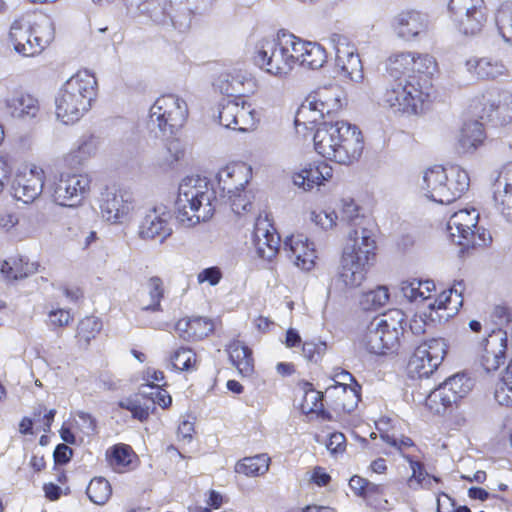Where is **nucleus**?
I'll list each match as a JSON object with an SVG mask.
<instances>
[{
  "mask_svg": "<svg viewBox=\"0 0 512 512\" xmlns=\"http://www.w3.org/2000/svg\"><path fill=\"white\" fill-rule=\"evenodd\" d=\"M340 221L355 228L348 233L338 279L347 288L359 287L375 261L376 242L373 232L364 226L365 219L353 199L342 200Z\"/></svg>",
  "mask_w": 512,
  "mask_h": 512,
  "instance_id": "f257e3e1",
  "label": "nucleus"
},
{
  "mask_svg": "<svg viewBox=\"0 0 512 512\" xmlns=\"http://www.w3.org/2000/svg\"><path fill=\"white\" fill-rule=\"evenodd\" d=\"M322 157L343 165L356 162L362 155L364 139L360 129L346 121L323 122L313 137Z\"/></svg>",
  "mask_w": 512,
  "mask_h": 512,
  "instance_id": "f03ea898",
  "label": "nucleus"
},
{
  "mask_svg": "<svg viewBox=\"0 0 512 512\" xmlns=\"http://www.w3.org/2000/svg\"><path fill=\"white\" fill-rule=\"evenodd\" d=\"M96 85V78L87 70L71 76L55 98L57 118L64 124L78 121L89 110Z\"/></svg>",
  "mask_w": 512,
  "mask_h": 512,
  "instance_id": "7ed1b4c3",
  "label": "nucleus"
},
{
  "mask_svg": "<svg viewBox=\"0 0 512 512\" xmlns=\"http://www.w3.org/2000/svg\"><path fill=\"white\" fill-rule=\"evenodd\" d=\"M431 83L415 80V76L389 82L381 96L382 105L394 114L417 115L429 100Z\"/></svg>",
  "mask_w": 512,
  "mask_h": 512,
  "instance_id": "20e7f679",
  "label": "nucleus"
},
{
  "mask_svg": "<svg viewBox=\"0 0 512 512\" xmlns=\"http://www.w3.org/2000/svg\"><path fill=\"white\" fill-rule=\"evenodd\" d=\"M294 34L279 31L274 38H263L255 45V65L267 73L282 77L295 66Z\"/></svg>",
  "mask_w": 512,
  "mask_h": 512,
  "instance_id": "39448f33",
  "label": "nucleus"
},
{
  "mask_svg": "<svg viewBox=\"0 0 512 512\" xmlns=\"http://www.w3.org/2000/svg\"><path fill=\"white\" fill-rule=\"evenodd\" d=\"M403 321L404 314L399 310H392L382 317L375 318L361 337V347L375 355L394 352L403 333Z\"/></svg>",
  "mask_w": 512,
  "mask_h": 512,
  "instance_id": "423d86ee",
  "label": "nucleus"
},
{
  "mask_svg": "<svg viewBox=\"0 0 512 512\" xmlns=\"http://www.w3.org/2000/svg\"><path fill=\"white\" fill-rule=\"evenodd\" d=\"M51 26L46 31L35 27L32 16L28 13L16 17L9 29L8 39L16 53L24 57L40 54L53 40Z\"/></svg>",
  "mask_w": 512,
  "mask_h": 512,
  "instance_id": "0eeeda50",
  "label": "nucleus"
},
{
  "mask_svg": "<svg viewBox=\"0 0 512 512\" xmlns=\"http://www.w3.org/2000/svg\"><path fill=\"white\" fill-rule=\"evenodd\" d=\"M188 117L186 101L175 94L158 97L149 111V126L158 129L163 136L173 135Z\"/></svg>",
  "mask_w": 512,
  "mask_h": 512,
  "instance_id": "6e6552de",
  "label": "nucleus"
},
{
  "mask_svg": "<svg viewBox=\"0 0 512 512\" xmlns=\"http://www.w3.org/2000/svg\"><path fill=\"white\" fill-rule=\"evenodd\" d=\"M474 384V380L468 374L457 373L429 393L426 406L434 413H443L448 407L466 397Z\"/></svg>",
  "mask_w": 512,
  "mask_h": 512,
  "instance_id": "1a4fd4ad",
  "label": "nucleus"
},
{
  "mask_svg": "<svg viewBox=\"0 0 512 512\" xmlns=\"http://www.w3.org/2000/svg\"><path fill=\"white\" fill-rule=\"evenodd\" d=\"M448 10L458 31L466 36L479 34L487 22L484 0H450Z\"/></svg>",
  "mask_w": 512,
  "mask_h": 512,
  "instance_id": "9d476101",
  "label": "nucleus"
},
{
  "mask_svg": "<svg viewBox=\"0 0 512 512\" xmlns=\"http://www.w3.org/2000/svg\"><path fill=\"white\" fill-rule=\"evenodd\" d=\"M91 177L86 173H61L49 185L53 201L65 207L79 205L90 191Z\"/></svg>",
  "mask_w": 512,
  "mask_h": 512,
  "instance_id": "9b49d317",
  "label": "nucleus"
},
{
  "mask_svg": "<svg viewBox=\"0 0 512 512\" xmlns=\"http://www.w3.org/2000/svg\"><path fill=\"white\" fill-rule=\"evenodd\" d=\"M446 355V344L441 338H432L420 343L408 363L411 377H429L437 370Z\"/></svg>",
  "mask_w": 512,
  "mask_h": 512,
  "instance_id": "f8f14e48",
  "label": "nucleus"
},
{
  "mask_svg": "<svg viewBox=\"0 0 512 512\" xmlns=\"http://www.w3.org/2000/svg\"><path fill=\"white\" fill-rule=\"evenodd\" d=\"M172 215L164 204H156L145 210L138 225V236L144 241L156 240L163 243L173 233Z\"/></svg>",
  "mask_w": 512,
  "mask_h": 512,
  "instance_id": "ddd939ff",
  "label": "nucleus"
},
{
  "mask_svg": "<svg viewBox=\"0 0 512 512\" xmlns=\"http://www.w3.org/2000/svg\"><path fill=\"white\" fill-rule=\"evenodd\" d=\"M178 194L196 202L203 214L202 220L212 218L216 208V193L206 177L192 175L183 178L178 187Z\"/></svg>",
  "mask_w": 512,
  "mask_h": 512,
  "instance_id": "4468645a",
  "label": "nucleus"
},
{
  "mask_svg": "<svg viewBox=\"0 0 512 512\" xmlns=\"http://www.w3.org/2000/svg\"><path fill=\"white\" fill-rule=\"evenodd\" d=\"M135 209L133 195L125 190H107L102 194L100 210L102 217L112 224L128 221Z\"/></svg>",
  "mask_w": 512,
  "mask_h": 512,
  "instance_id": "2eb2a0df",
  "label": "nucleus"
},
{
  "mask_svg": "<svg viewBox=\"0 0 512 512\" xmlns=\"http://www.w3.org/2000/svg\"><path fill=\"white\" fill-rule=\"evenodd\" d=\"M252 178V168L244 162H232L221 168L217 173L218 187L221 197H233L243 191Z\"/></svg>",
  "mask_w": 512,
  "mask_h": 512,
  "instance_id": "dca6fc26",
  "label": "nucleus"
},
{
  "mask_svg": "<svg viewBox=\"0 0 512 512\" xmlns=\"http://www.w3.org/2000/svg\"><path fill=\"white\" fill-rule=\"evenodd\" d=\"M44 188V171L37 165L17 174L14 179L12 190L13 196L23 203H32L42 193Z\"/></svg>",
  "mask_w": 512,
  "mask_h": 512,
  "instance_id": "f3484780",
  "label": "nucleus"
},
{
  "mask_svg": "<svg viewBox=\"0 0 512 512\" xmlns=\"http://www.w3.org/2000/svg\"><path fill=\"white\" fill-rule=\"evenodd\" d=\"M507 333L501 329L494 330L481 345L479 361L483 369L489 373L496 371L506 359Z\"/></svg>",
  "mask_w": 512,
  "mask_h": 512,
  "instance_id": "a211bd4d",
  "label": "nucleus"
},
{
  "mask_svg": "<svg viewBox=\"0 0 512 512\" xmlns=\"http://www.w3.org/2000/svg\"><path fill=\"white\" fill-rule=\"evenodd\" d=\"M283 248L289 259L301 270L310 271L314 267L316 250L306 235L297 233L286 237Z\"/></svg>",
  "mask_w": 512,
  "mask_h": 512,
  "instance_id": "6ab92c4d",
  "label": "nucleus"
},
{
  "mask_svg": "<svg viewBox=\"0 0 512 512\" xmlns=\"http://www.w3.org/2000/svg\"><path fill=\"white\" fill-rule=\"evenodd\" d=\"M253 243L260 258L271 261L279 251L280 236L267 218L259 217L253 231Z\"/></svg>",
  "mask_w": 512,
  "mask_h": 512,
  "instance_id": "aec40b11",
  "label": "nucleus"
},
{
  "mask_svg": "<svg viewBox=\"0 0 512 512\" xmlns=\"http://www.w3.org/2000/svg\"><path fill=\"white\" fill-rule=\"evenodd\" d=\"M393 27L399 38L410 41L427 33L429 19L419 11H402L394 18Z\"/></svg>",
  "mask_w": 512,
  "mask_h": 512,
  "instance_id": "412c9836",
  "label": "nucleus"
},
{
  "mask_svg": "<svg viewBox=\"0 0 512 512\" xmlns=\"http://www.w3.org/2000/svg\"><path fill=\"white\" fill-rule=\"evenodd\" d=\"M464 67L471 78L477 80H495L508 75L504 62L493 56H472L465 61Z\"/></svg>",
  "mask_w": 512,
  "mask_h": 512,
  "instance_id": "4be33fe9",
  "label": "nucleus"
},
{
  "mask_svg": "<svg viewBox=\"0 0 512 512\" xmlns=\"http://www.w3.org/2000/svg\"><path fill=\"white\" fill-rule=\"evenodd\" d=\"M216 86L222 94L237 99L254 91L255 80L246 71L233 69L222 73L217 79Z\"/></svg>",
  "mask_w": 512,
  "mask_h": 512,
  "instance_id": "5701e85b",
  "label": "nucleus"
},
{
  "mask_svg": "<svg viewBox=\"0 0 512 512\" xmlns=\"http://www.w3.org/2000/svg\"><path fill=\"white\" fill-rule=\"evenodd\" d=\"M479 213L476 209H462L455 212L447 223V230L453 242L466 245L469 235L477 228Z\"/></svg>",
  "mask_w": 512,
  "mask_h": 512,
  "instance_id": "b1692460",
  "label": "nucleus"
},
{
  "mask_svg": "<svg viewBox=\"0 0 512 512\" xmlns=\"http://www.w3.org/2000/svg\"><path fill=\"white\" fill-rule=\"evenodd\" d=\"M493 197L503 217L510 222L512 213V162L505 164L493 184Z\"/></svg>",
  "mask_w": 512,
  "mask_h": 512,
  "instance_id": "393cba45",
  "label": "nucleus"
},
{
  "mask_svg": "<svg viewBox=\"0 0 512 512\" xmlns=\"http://www.w3.org/2000/svg\"><path fill=\"white\" fill-rule=\"evenodd\" d=\"M295 65L299 64L309 69H319L326 62L325 49L316 42L304 41L294 35Z\"/></svg>",
  "mask_w": 512,
  "mask_h": 512,
  "instance_id": "a878e982",
  "label": "nucleus"
},
{
  "mask_svg": "<svg viewBox=\"0 0 512 512\" xmlns=\"http://www.w3.org/2000/svg\"><path fill=\"white\" fill-rule=\"evenodd\" d=\"M446 180V169L434 166L424 172L420 188L428 199L440 204H447L446 196L450 194L447 193L445 187Z\"/></svg>",
  "mask_w": 512,
  "mask_h": 512,
  "instance_id": "bb28decb",
  "label": "nucleus"
},
{
  "mask_svg": "<svg viewBox=\"0 0 512 512\" xmlns=\"http://www.w3.org/2000/svg\"><path fill=\"white\" fill-rule=\"evenodd\" d=\"M333 169L325 162L310 163L293 175V183L305 191L323 185L332 178Z\"/></svg>",
  "mask_w": 512,
  "mask_h": 512,
  "instance_id": "cd10ccee",
  "label": "nucleus"
},
{
  "mask_svg": "<svg viewBox=\"0 0 512 512\" xmlns=\"http://www.w3.org/2000/svg\"><path fill=\"white\" fill-rule=\"evenodd\" d=\"M309 96L324 116L340 111L343 106V91L338 85L319 87Z\"/></svg>",
  "mask_w": 512,
  "mask_h": 512,
  "instance_id": "c85d7f7f",
  "label": "nucleus"
},
{
  "mask_svg": "<svg viewBox=\"0 0 512 512\" xmlns=\"http://www.w3.org/2000/svg\"><path fill=\"white\" fill-rule=\"evenodd\" d=\"M100 146L101 140L98 136L82 135L66 155V162L72 166H82L98 154Z\"/></svg>",
  "mask_w": 512,
  "mask_h": 512,
  "instance_id": "c756f323",
  "label": "nucleus"
},
{
  "mask_svg": "<svg viewBox=\"0 0 512 512\" xmlns=\"http://www.w3.org/2000/svg\"><path fill=\"white\" fill-rule=\"evenodd\" d=\"M325 394L328 399H333L334 409L351 412L360 400V386L357 383L353 386L330 385Z\"/></svg>",
  "mask_w": 512,
  "mask_h": 512,
  "instance_id": "7c9ffc66",
  "label": "nucleus"
},
{
  "mask_svg": "<svg viewBox=\"0 0 512 512\" xmlns=\"http://www.w3.org/2000/svg\"><path fill=\"white\" fill-rule=\"evenodd\" d=\"M10 115L22 121H31L40 114L39 101L30 94L21 93L6 101Z\"/></svg>",
  "mask_w": 512,
  "mask_h": 512,
  "instance_id": "2f4dec72",
  "label": "nucleus"
},
{
  "mask_svg": "<svg viewBox=\"0 0 512 512\" xmlns=\"http://www.w3.org/2000/svg\"><path fill=\"white\" fill-rule=\"evenodd\" d=\"M485 132L482 123L477 120L463 124L457 140V149L461 153L475 151L484 141Z\"/></svg>",
  "mask_w": 512,
  "mask_h": 512,
  "instance_id": "473e14b6",
  "label": "nucleus"
},
{
  "mask_svg": "<svg viewBox=\"0 0 512 512\" xmlns=\"http://www.w3.org/2000/svg\"><path fill=\"white\" fill-rule=\"evenodd\" d=\"M446 169L447 180L445 187L449 196H446L447 204L460 198L469 188L470 178L466 170L460 166L452 165Z\"/></svg>",
  "mask_w": 512,
  "mask_h": 512,
  "instance_id": "72a5a7b5",
  "label": "nucleus"
},
{
  "mask_svg": "<svg viewBox=\"0 0 512 512\" xmlns=\"http://www.w3.org/2000/svg\"><path fill=\"white\" fill-rule=\"evenodd\" d=\"M463 292L464 283L458 281L450 289L441 292L435 300L428 304V307L431 310H448L447 316H451L462 306Z\"/></svg>",
  "mask_w": 512,
  "mask_h": 512,
  "instance_id": "f704fd0d",
  "label": "nucleus"
},
{
  "mask_svg": "<svg viewBox=\"0 0 512 512\" xmlns=\"http://www.w3.org/2000/svg\"><path fill=\"white\" fill-rule=\"evenodd\" d=\"M336 68L340 75L352 82L360 83L364 78L363 66L356 50L342 52L335 58Z\"/></svg>",
  "mask_w": 512,
  "mask_h": 512,
  "instance_id": "c9c22d12",
  "label": "nucleus"
},
{
  "mask_svg": "<svg viewBox=\"0 0 512 512\" xmlns=\"http://www.w3.org/2000/svg\"><path fill=\"white\" fill-rule=\"evenodd\" d=\"M186 155V145L179 139H170L155 156V163L162 169H172Z\"/></svg>",
  "mask_w": 512,
  "mask_h": 512,
  "instance_id": "e433bc0d",
  "label": "nucleus"
},
{
  "mask_svg": "<svg viewBox=\"0 0 512 512\" xmlns=\"http://www.w3.org/2000/svg\"><path fill=\"white\" fill-rule=\"evenodd\" d=\"M175 214L178 222L187 228L194 227L201 222H206L207 220H202L201 216L203 215L198 209V205L193 200L186 198V196H182L178 194L177 199L175 201Z\"/></svg>",
  "mask_w": 512,
  "mask_h": 512,
  "instance_id": "4c0bfd02",
  "label": "nucleus"
},
{
  "mask_svg": "<svg viewBox=\"0 0 512 512\" xmlns=\"http://www.w3.org/2000/svg\"><path fill=\"white\" fill-rule=\"evenodd\" d=\"M501 95L497 89H491L484 92L477 98L474 111L481 118L489 121L498 119V113L502 109Z\"/></svg>",
  "mask_w": 512,
  "mask_h": 512,
  "instance_id": "58836bf2",
  "label": "nucleus"
},
{
  "mask_svg": "<svg viewBox=\"0 0 512 512\" xmlns=\"http://www.w3.org/2000/svg\"><path fill=\"white\" fill-rule=\"evenodd\" d=\"M434 289L435 284L430 280L411 279L400 283V292L409 302L422 303L430 299Z\"/></svg>",
  "mask_w": 512,
  "mask_h": 512,
  "instance_id": "ea45409f",
  "label": "nucleus"
},
{
  "mask_svg": "<svg viewBox=\"0 0 512 512\" xmlns=\"http://www.w3.org/2000/svg\"><path fill=\"white\" fill-rule=\"evenodd\" d=\"M229 357L232 364L243 376H249L254 370L252 351L249 347L239 341H234L228 348Z\"/></svg>",
  "mask_w": 512,
  "mask_h": 512,
  "instance_id": "a19ab883",
  "label": "nucleus"
},
{
  "mask_svg": "<svg viewBox=\"0 0 512 512\" xmlns=\"http://www.w3.org/2000/svg\"><path fill=\"white\" fill-rule=\"evenodd\" d=\"M37 270L36 263L24 262L23 258H10L0 265V273L7 281L25 278Z\"/></svg>",
  "mask_w": 512,
  "mask_h": 512,
  "instance_id": "79ce46f5",
  "label": "nucleus"
},
{
  "mask_svg": "<svg viewBox=\"0 0 512 512\" xmlns=\"http://www.w3.org/2000/svg\"><path fill=\"white\" fill-rule=\"evenodd\" d=\"M413 52H398L392 54L386 62V69L390 76L395 79L406 76L409 78L411 75V65H413Z\"/></svg>",
  "mask_w": 512,
  "mask_h": 512,
  "instance_id": "37998d69",
  "label": "nucleus"
},
{
  "mask_svg": "<svg viewBox=\"0 0 512 512\" xmlns=\"http://www.w3.org/2000/svg\"><path fill=\"white\" fill-rule=\"evenodd\" d=\"M412 62L411 75H415V80H426L431 83L430 78L437 71L435 58L427 53L413 52Z\"/></svg>",
  "mask_w": 512,
  "mask_h": 512,
  "instance_id": "c03bdc74",
  "label": "nucleus"
},
{
  "mask_svg": "<svg viewBox=\"0 0 512 512\" xmlns=\"http://www.w3.org/2000/svg\"><path fill=\"white\" fill-rule=\"evenodd\" d=\"M269 463L270 458L266 454L245 457L236 464L235 471L246 476L256 477L263 475L268 471Z\"/></svg>",
  "mask_w": 512,
  "mask_h": 512,
  "instance_id": "a18cd8bd",
  "label": "nucleus"
},
{
  "mask_svg": "<svg viewBox=\"0 0 512 512\" xmlns=\"http://www.w3.org/2000/svg\"><path fill=\"white\" fill-rule=\"evenodd\" d=\"M495 22L503 41L512 46V2L502 3L496 11Z\"/></svg>",
  "mask_w": 512,
  "mask_h": 512,
  "instance_id": "49530a36",
  "label": "nucleus"
},
{
  "mask_svg": "<svg viewBox=\"0 0 512 512\" xmlns=\"http://www.w3.org/2000/svg\"><path fill=\"white\" fill-rule=\"evenodd\" d=\"M323 394L320 391L315 390L312 384L305 383L303 399L300 404V409L304 414L315 413L321 415L323 418L326 417V413L323 410Z\"/></svg>",
  "mask_w": 512,
  "mask_h": 512,
  "instance_id": "de8ad7c7",
  "label": "nucleus"
},
{
  "mask_svg": "<svg viewBox=\"0 0 512 512\" xmlns=\"http://www.w3.org/2000/svg\"><path fill=\"white\" fill-rule=\"evenodd\" d=\"M258 122V115L252 105L242 98L238 102L237 118L233 130L246 132L255 128Z\"/></svg>",
  "mask_w": 512,
  "mask_h": 512,
  "instance_id": "09e8293b",
  "label": "nucleus"
},
{
  "mask_svg": "<svg viewBox=\"0 0 512 512\" xmlns=\"http://www.w3.org/2000/svg\"><path fill=\"white\" fill-rule=\"evenodd\" d=\"M323 118L324 115L322 112L318 111L317 106L312 103V99L308 96L298 108L294 123L297 128L301 125L305 128H309V125L316 124Z\"/></svg>",
  "mask_w": 512,
  "mask_h": 512,
  "instance_id": "8fccbe9b",
  "label": "nucleus"
},
{
  "mask_svg": "<svg viewBox=\"0 0 512 512\" xmlns=\"http://www.w3.org/2000/svg\"><path fill=\"white\" fill-rule=\"evenodd\" d=\"M86 493L93 503L103 505L110 498L112 489L105 478L97 477L90 481Z\"/></svg>",
  "mask_w": 512,
  "mask_h": 512,
  "instance_id": "3c124183",
  "label": "nucleus"
},
{
  "mask_svg": "<svg viewBox=\"0 0 512 512\" xmlns=\"http://www.w3.org/2000/svg\"><path fill=\"white\" fill-rule=\"evenodd\" d=\"M494 397L500 405H512V360L509 362L505 374L496 385Z\"/></svg>",
  "mask_w": 512,
  "mask_h": 512,
  "instance_id": "603ef678",
  "label": "nucleus"
},
{
  "mask_svg": "<svg viewBox=\"0 0 512 512\" xmlns=\"http://www.w3.org/2000/svg\"><path fill=\"white\" fill-rule=\"evenodd\" d=\"M171 366L173 369L178 371H191L196 366V354L195 352L186 347L178 348L171 355Z\"/></svg>",
  "mask_w": 512,
  "mask_h": 512,
  "instance_id": "864d4df0",
  "label": "nucleus"
},
{
  "mask_svg": "<svg viewBox=\"0 0 512 512\" xmlns=\"http://www.w3.org/2000/svg\"><path fill=\"white\" fill-rule=\"evenodd\" d=\"M148 294L151 303L142 309L144 311L159 312L162 311L161 300L164 297V287L161 278L154 276L149 278L147 282Z\"/></svg>",
  "mask_w": 512,
  "mask_h": 512,
  "instance_id": "5fc2aeb1",
  "label": "nucleus"
},
{
  "mask_svg": "<svg viewBox=\"0 0 512 512\" xmlns=\"http://www.w3.org/2000/svg\"><path fill=\"white\" fill-rule=\"evenodd\" d=\"M389 301V291L385 286H379L374 290L365 293L362 297L361 304L364 309H378L385 306Z\"/></svg>",
  "mask_w": 512,
  "mask_h": 512,
  "instance_id": "6e6d98bb",
  "label": "nucleus"
},
{
  "mask_svg": "<svg viewBox=\"0 0 512 512\" xmlns=\"http://www.w3.org/2000/svg\"><path fill=\"white\" fill-rule=\"evenodd\" d=\"M132 449L126 444H116L107 451L110 465L114 468L126 467L131 463Z\"/></svg>",
  "mask_w": 512,
  "mask_h": 512,
  "instance_id": "4d7b16f0",
  "label": "nucleus"
},
{
  "mask_svg": "<svg viewBox=\"0 0 512 512\" xmlns=\"http://www.w3.org/2000/svg\"><path fill=\"white\" fill-rule=\"evenodd\" d=\"M240 98L235 100H225L219 104L218 118L219 123L225 128H235V119L237 118L238 102Z\"/></svg>",
  "mask_w": 512,
  "mask_h": 512,
  "instance_id": "13d9d810",
  "label": "nucleus"
},
{
  "mask_svg": "<svg viewBox=\"0 0 512 512\" xmlns=\"http://www.w3.org/2000/svg\"><path fill=\"white\" fill-rule=\"evenodd\" d=\"M404 458L409 462L410 468L412 470V475L408 480V484L412 487L413 480L420 486L430 488L433 482H439V478L433 476L430 477L428 473L425 472L424 466L419 461H414L410 456H404Z\"/></svg>",
  "mask_w": 512,
  "mask_h": 512,
  "instance_id": "bf43d9fd",
  "label": "nucleus"
},
{
  "mask_svg": "<svg viewBox=\"0 0 512 512\" xmlns=\"http://www.w3.org/2000/svg\"><path fill=\"white\" fill-rule=\"evenodd\" d=\"M102 323L95 316H88L82 319L77 328L78 337L88 344L91 339L101 331Z\"/></svg>",
  "mask_w": 512,
  "mask_h": 512,
  "instance_id": "052dcab7",
  "label": "nucleus"
},
{
  "mask_svg": "<svg viewBox=\"0 0 512 512\" xmlns=\"http://www.w3.org/2000/svg\"><path fill=\"white\" fill-rule=\"evenodd\" d=\"M118 406L131 412L132 417L141 422L147 420L150 415V407L142 404L138 396L122 399Z\"/></svg>",
  "mask_w": 512,
  "mask_h": 512,
  "instance_id": "680f3d73",
  "label": "nucleus"
},
{
  "mask_svg": "<svg viewBox=\"0 0 512 512\" xmlns=\"http://www.w3.org/2000/svg\"><path fill=\"white\" fill-rule=\"evenodd\" d=\"M213 330L214 324L210 319L203 317L191 318V341L201 340L211 334Z\"/></svg>",
  "mask_w": 512,
  "mask_h": 512,
  "instance_id": "e2e57ef3",
  "label": "nucleus"
},
{
  "mask_svg": "<svg viewBox=\"0 0 512 512\" xmlns=\"http://www.w3.org/2000/svg\"><path fill=\"white\" fill-rule=\"evenodd\" d=\"M224 198L230 204L232 211L237 215H241L252 209L251 196L245 189L237 192L233 197Z\"/></svg>",
  "mask_w": 512,
  "mask_h": 512,
  "instance_id": "0e129e2a",
  "label": "nucleus"
},
{
  "mask_svg": "<svg viewBox=\"0 0 512 512\" xmlns=\"http://www.w3.org/2000/svg\"><path fill=\"white\" fill-rule=\"evenodd\" d=\"M165 385L166 383H163L162 385L151 386V391L147 392V395L141 396L150 399L153 405L157 404L165 409L172 403V397L166 390L162 388Z\"/></svg>",
  "mask_w": 512,
  "mask_h": 512,
  "instance_id": "69168bd1",
  "label": "nucleus"
},
{
  "mask_svg": "<svg viewBox=\"0 0 512 512\" xmlns=\"http://www.w3.org/2000/svg\"><path fill=\"white\" fill-rule=\"evenodd\" d=\"M337 219L338 216L334 211L321 210L311 213V220L323 230H329L335 227Z\"/></svg>",
  "mask_w": 512,
  "mask_h": 512,
  "instance_id": "338daca9",
  "label": "nucleus"
},
{
  "mask_svg": "<svg viewBox=\"0 0 512 512\" xmlns=\"http://www.w3.org/2000/svg\"><path fill=\"white\" fill-rule=\"evenodd\" d=\"M381 438L384 442L394 447L400 455L404 458V456H408L405 454V451L409 448L414 447V442L411 438L406 436L395 437L394 435L383 434Z\"/></svg>",
  "mask_w": 512,
  "mask_h": 512,
  "instance_id": "774afa93",
  "label": "nucleus"
}]
</instances>
